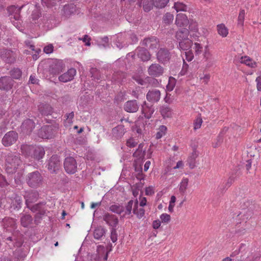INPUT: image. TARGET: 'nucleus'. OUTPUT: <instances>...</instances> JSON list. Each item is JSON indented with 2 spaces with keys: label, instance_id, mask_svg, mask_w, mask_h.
<instances>
[{
  "label": "nucleus",
  "instance_id": "nucleus-49",
  "mask_svg": "<svg viewBox=\"0 0 261 261\" xmlns=\"http://www.w3.org/2000/svg\"><path fill=\"white\" fill-rule=\"evenodd\" d=\"M154 6L159 8H164L169 2V0H154Z\"/></svg>",
  "mask_w": 261,
  "mask_h": 261
},
{
  "label": "nucleus",
  "instance_id": "nucleus-50",
  "mask_svg": "<svg viewBox=\"0 0 261 261\" xmlns=\"http://www.w3.org/2000/svg\"><path fill=\"white\" fill-rule=\"evenodd\" d=\"M176 80L174 77H170L169 79L168 84L166 86V88L168 91H172L175 86Z\"/></svg>",
  "mask_w": 261,
  "mask_h": 261
},
{
  "label": "nucleus",
  "instance_id": "nucleus-17",
  "mask_svg": "<svg viewBox=\"0 0 261 261\" xmlns=\"http://www.w3.org/2000/svg\"><path fill=\"white\" fill-rule=\"evenodd\" d=\"M14 81L10 76H2L0 78V89L8 91L11 90L14 85Z\"/></svg>",
  "mask_w": 261,
  "mask_h": 261
},
{
  "label": "nucleus",
  "instance_id": "nucleus-7",
  "mask_svg": "<svg viewBox=\"0 0 261 261\" xmlns=\"http://www.w3.org/2000/svg\"><path fill=\"white\" fill-rule=\"evenodd\" d=\"M18 138V134L15 131H9L2 138V143L5 147L11 146L16 142Z\"/></svg>",
  "mask_w": 261,
  "mask_h": 261
},
{
  "label": "nucleus",
  "instance_id": "nucleus-11",
  "mask_svg": "<svg viewBox=\"0 0 261 261\" xmlns=\"http://www.w3.org/2000/svg\"><path fill=\"white\" fill-rule=\"evenodd\" d=\"M1 58L6 63L12 64L16 61V55L11 50L3 49L1 51Z\"/></svg>",
  "mask_w": 261,
  "mask_h": 261
},
{
  "label": "nucleus",
  "instance_id": "nucleus-14",
  "mask_svg": "<svg viewBox=\"0 0 261 261\" xmlns=\"http://www.w3.org/2000/svg\"><path fill=\"white\" fill-rule=\"evenodd\" d=\"M39 197V193L37 191L31 190L25 192L24 198L25 200V204L29 208L32 205V203L37 201Z\"/></svg>",
  "mask_w": 261,
  "mask_h": 261
},
{
  "label": "nucleus",
  "instance_id": "nucleus-60",
  "mask_svg": "<svg viewBox=\"0 0 261 261\" xmlns=\"http://www.w3.org/2000/svg\"><path fill=\"white\" fill-rule=\"evenodd\" d=\"M189 66L184 61L183 66L181 70L180 71L179 74L181 75H185L188 71Z\"/></svg>",
  "mask_w": 261,
  "mask_h": 261
},
{
  "label": "nucleus",
  "instance_id": "nucleus-21",
  "mask_svg": "<svg viewBox=\"0 0 261 261\" xmlns=\"http://www.w3.org/2000/svg\"><path fill=\"white\" fill-rule=\"evenodd\" d=\"M102 219L112 228H116L118 224V218L113 214L105 213L102 216Z\"/></svg>",
  "mask_w": 261,
  "mask_h": 261
},
{
  "label": "nucleus",
  "instance_id": "nucleus-62",
  "mask_svg": "<svg viewBox=\"0 0 261 261\" xmlns=\"http://www.w3.org/2000/svg\"><path fill=\"white\" fill-rule=\"evenodd\" d=\"M54 46L52 44H49L44 48V51L46 54H50L53 51Z\"/></svg>",
  "mask_w": 261,
  "mask_h": 261
},
{
  "label": "nucleus",
  "instance_id": "nucleus-43",
  "mask_svg": "<svg viewBox=\"0 0 261 261\" xmlns=\"http://www.w3.org/2000/svg\"><path fill=\"white\" fill-rule=\"evenodd\" d=\"M4 225L6 227H13L15 225V220L14 219L10 217H5L3 221Z\"/></svg>",
  "mask_w": 261,
  "mask_h": 261
},
{
  "label": "nucleus",
  "instance_id": "nucleus-13",
  "mask_svg": "<svg viewBox=\"0 0 261 261\" xmlns=\"http://www.w3.org/2000/svg\"><path fill=\"white\" fill-rule=\"evenodd\" d=\"M142 45L145 46L149 49H155L160 46L159 39L154 36H151L145 38L142 41Z\"/></svg>",
  "mask_w": 261,
  "mask_h": 261
},
{
  "label": "nucleus",
  "instance_id": "nucleus-56",
  "mask_svg": "<svg viewBox=\"0 0 261 261\" xmlns=\"http://www.w3.org/2000/svg\"><path fill=\"white\" fill-rule=\"evenodd\" d=\"M202 123V119L201 117L197 118L194 123V129L196 130L201 127Z\"/></svg>",
  "mask_w": 261,
  "mask_h": 261
},
{
  "label": "nucleus",
  "instance_id": "nucleus-2",
  "mask_svg": "<svg viewBox=\"0 0 261 261\" xmlns=\"http://www.w3.org/2000/svg\"><path fill=\"white\" fill-rule=\"evenodd\" d=\"M21 164L19 155L9 153L6 156V170L8 173L16 172Z\"/></svg>",
  "mask_w": 261,
  "mask_h": 261
},
{
  "label": "nucleus",
  "instance_id": "nucleus-41",
  "mask_svg": "<svg viewBox=\"0 0 261 261\" xmlns=\"http://www.w3.org/2000/svg\"><path fill=\"white\" fill-rule=\"evenodd\" d=\"M153 6H154V0H144L143 8L145 12L150 11L153 8Z\"/></svg>",
  "mask_w": 261,
  "mask_h": 261
},
{
  "label": "nucleus",
  "instance_id": "nucleus-39",
  "mask_svg": "<svg viewBox=\"0 0 261 261\" xmlns=\"http://www.w3.org/2000/svg\"><path fill=\"white\" fill-rule=\"evenodd\" d=\"M240 62L246 64L247 66L254 68L256 66V63L248 57L245 56L241 58Z\"/></svg>",
  "mask_w": 261,
  "mask_h": 261
},
{
  "label": "nucleus",
  "instance_id": "nucleus-28",
  "mask_svg": "<svg viewBox=\"0 0 261 261\" xmlns=\"http://www.w3.org/2000/svg\"><path fill=\"white\" fill-rule=\"evenodd\" d=\"M106 230L103 227L100 226L96 227L93 231V237L95 239L102 240L105 237Z\"/></svg>",
  "mask_w": 261,
  "mask_h": 261
},
{
  "label": "nucleus",
  "instance_id": "nucleus-52",
  "mask_svg": "<svg viewBox=\"0 0 261 261\" xmlns=\"http://www.w3.org/2000/svg\"><path fill=\"white\" fill-rule=\"evenodd\" d=\"M9 185V181L6 179V177L0 174V187L2 188L6 187Z\"/></svg>",
  "mask_w": 261,
  "mask_h": 261
},
{
  "label": "nucleus",
  "instance_id": "nucleus-58",
  "mask_svg": "<svg viewBox=\"0 0 261 261\" xmlns=\"http://www.w3.org/2000/svg\"><path fill=\"white\" fill-rule=\"evenodd\" d=\"M42 3L44 4L47 7H50L56 4L55 0H41Z\"/></svg>",
  "mask_w": 261,
  "mask_h": 261
},
{
  "label": "nucleus",
  "instance_id": "nucleus-5",
  "mask_svg": "<svg viewBox=\"0 0 261 261\" xmlns=\"http://www.w3.org/2000/svg\"><path fill=\"white\" fill-rule=\"evenodd\" d=\"M58 128V126L55 125H45L39 130L38 134L41 138L50 139L55 136Z\"/></svg>",
  "mask_w": 261,
  "mask_h": 261
},
{
  "label": "nucleus",
  "instance_id": "nucleus-33",
  "mask_svg": "<svg viewBox=\"0 0 261 261\" xmlns=\"http://www.w3.org/2000/svg\"><path fill=\"white\" fill-rule=\"evenodd\" d=\"M96 42L99 47H103L105 48L109 47L110 44V39L108 36L97 38Z\"/></svg>",
  "mask_w": 261,
  "mask_h": 261
},
{
  "label": "nucleus",
  "instance_id": "nucleus-3",
  "mask_svg": "<svg viewBox=\"0 0 261 261\" xmlns=\"http://www.w3.org/2000/svg\"><path fill=\"white\" fill-rule=\"evenodd\" d=\"M25 180L30 187L36 189L43 185V177L38 171H35L27 174Z\"/></svg>",
  "mask_w": 261,
  "mask_h": 261
},
{
  "label": "nucleus",
  "instance_id": "nucleus-48",
  "mask_svg": "<svg viewBox=\"0 0 261 261\" xmlns=\"http://www.w3.org/2000/svg\"><path fill=\"white\" fill-rule=\"evenodd\" d=\"M174 7L177 12L179 11H186L187 10V6L180 2L175 3Z\"/></svg>",
  "mask_w": 261,
  "mask_h": 261
},
{
  "label": "nucleus",
  "instance_id": "nucleus-63",
  "mask_svg": "<svg viewBox=\"0 0 261 261\" xmlns=\"http://www.w3.org/2000/svg\"><path fill=\"white\" fill-rule=\"evenodd\" d=\"M235 261H251V259L249 258L248 255H242L240 258L235 259Z\"/></svg>",
  "mask_w": 261,
  "mask_h": 261
},
{
  "label": "nucleus",
  "instance_id": "nucleus-42",
  "mask_svg": "<svg viewBox=\"0 0 261 261\" xmlns=\"http://www.w3.org/2000/svg\"><path fill=\"white\" fill-rule=\"evenodd\" d=\"M217 30L218 34L223 37H225L228 35V30L223 24H218L217 25Z\"/></svg>",
  "mask_w": 261,
  "mask_h": 261
},
{
  "label": "nucleus",
  "instance_id": "nucleus-19",
  "mask_svg": "<svg viewBox=\"0 0 261 261\" xmlns=\"http://www.w3.org/2000/svg\"><path fill=\"white\" fill-rule=\"evenodd\" d=\"M139 108V105L136 100H128L124 104V110L130 113L137 112Z\"/></svg>",
  "mask_w": 261,
  "mask_h": 261
},
{
  "label": "nucleus",
  "instance_id": "nucleus-57",
  "mask_svg": "<svg viewBox=\"0 0 261 261\" xmlns=\"http://www.w3.org/2000/svg\"><path fill=\"white\" fill-rule=\"evenodd\" d=\"M245 12L244 10H242L238 16V23L241 25L243 24Z\"/></svg>",
  "mask_w": 261,
  "mask_h": 261
},
{
  "label": "nucleus",
  "instance_id": "nucleus-12",
  "mask_svg": "<svg viewBox=\"0 0 261 261\" xmlns=\"http://www.w3.org/2000/svg\"><path fill=\"white\" fill-rule=\"evenodd\" d=\"M48 170L51 173H55L58 171L61 166L59 157L57 155H53L48 161Z\"/></svg>",
  "mask_w": 261,
  "mask_h": 261
},
{
  "label": "nucleus",
  "instance_id": "nucleus-45",
  "mask_svg": "<svg viewBox=\"0 0 261 261\" xmlns=\"http://www.w3.org/2000/svg\"><path fill=\"white\" fill-rule=\"evenodd\" d=\"M91 77L94 79L100 80L101 77L99 70L96 68H91L90 70Z\"/></svg>",
  "mask_w": 261,
  "mask_h": 261
},
{
  "label": "nucleus",
  "instance_id": "nucleus-59",
  "mask_svg": "<svg viewBox=\"0 0 261 261\" xmlns=\"http://www.w3.org/2000/svg\"><path fill=\"white\" fill-rule=\"evenodd\" d=\"M40 17V12L38 10L34 11L32 14V18L33 23H36V21Z\"/></svg>",
  "mask_w": 261,
  "mask_h": 261
},
{
  "label": "nucleus",
  "instance_id": "nucleus-64",
  "mask_svg": "<svg viewBox=\"0 0 261 261\" xmlns=\"http://www.w3.org/2000/svg\"><path fill=\"white\" fill-rule=\"evenodd\" d=\"M256 82L257 83L256 84V88L258 91H261V76H259L256 77Z\"/></svg>",
  "mask_w": 261,
  "mask_h": 261
},
{
  "label": "nucleus",
  "instance_id": "nucleus-31",
  "mask_svg": "<svg viewBox=\"0 0 261 261\" xmlns=\"http://www.w3.org/2000/svg\"><path fill=\"white\" fill-rule=\"evenodd\" d=\"M22 200L20 196H16L12 200L11 208L14 210H18L21 207Z\"/></svg>",
  "mask_w": 261,
  "mask_h": 261
},
{
  "label": "nucleus",
  "instance_id": "nucleus-16",
  "mask_svg": "<svg viewBox=\"0 0 261 261\" xmlns=\"http://www.w3.org/2000/svg\"><path fill=\"white\" fill-rule=\"evenodd\" d=\"M64 69L63 62L61 60H55L50 64L49 72L53 75L59 74Z\"/></svg>",
  "mask_w": 261,
  "mask_h": 261
},
{
  "label": "nucleus",
  "instance_id": "nucleus-20",
  "mask_svg": "<svg viewBox=\"0 0 261 261\" xmlns=\"http://www.w3.org/2000/svg\"><path fill=\"white\" fill-rule=\"evenodd\" d=\"M35 126L34 122L30 119H27L23 121L21 125V131L26 134H30Z\"/></svg>",
  "mask_w": 261,
  "mask_h": 261
},
{
  "label": "nucleus",
  "instance_id": "nucleus-32",
  "mask_svg": "<svg viewBox=\"0 0 261 261\" xmlns=\"http://www.w3.org/2000/svg\"><path fill=\"white\" fill-rule=\"evenodd\" d=\"M34 149L33 146L27 144H22L20 147L21 153L25 156H31Z\"/></svg>",
  "mask_w": 261,
  "mask_h": 261
},
{
  "label": "nucleus",
  "instance_id": "nucleus-46",
  "mask_svg": "<svg viewBox=\"0 0 261 261\" xmlns=\"http://www.w3.org/2000/svg\"><path fill=\"white\" fill-rule=\"evenodd\" d=\"M167 130V127L165 125H161L159 128V131L156 134L155 138L157 139L161 138L165 135Z\"/></svg>",
  "mask_w": 261,
  "mask_h": 261
},
{
  "label": "nucleus",
  "instance_id": "nucleus-25",
  "mask_svg": "<svg viewBox=\"0 0 261 261\" xmlns=\"http://www.w3.org/2000/svg\"><path fill=\"white\" fill-rule=\"evenodd\" d=\"M145 124L142 118H139L135 122V124L132 127V130L139 135L143 134L144 130Z\"/></svg>",
  "mask_w": 261,
  "mask_h": 261
},
{
  "label": "nucleus",
  "instance_id": "nucleus-4",
  "mask_svg": "<svg viewBox=\"0 0 261 261\" xmlns=\"http://www.w3.org/2000/svg\"><path fill=\"white\" fill-rule=\"evenodd\" d=\"M23 7V5L20 7L15 5H11L8 7L7 9L8 16L10 17L11 21L17 28H19L21 25L20 14Z\"/></svg>",
  "mask_w": 261,
  "mask_h": 261
},
{
  "label": "nucleus",
  "instance_id": "nucleus-35",
  "mask_svg": "<svg viewBox=\"0 0 261 261\" xmlns=\"http://www.w3.org/2000/svg\"><path fill=\"white\" fill-rule=\"evenodd\" d=\"M33 218L29 214H23L20 219L21 224L24 227H27L31 224Z\"/></svg>",
  "mask_w": 261,
  "mask_h": 261
},
{
  "label": "nucleus",
  "instance_id": "nucleus-18",
  "mask_svg": "<svg viewBox=\"0 0 261 261\" xmlns=\"http://www.w3.org/2000/svg\"><path fill=\"white\" fill-rule=\"evenodd\" d=\"M142 112L146 119H150L154 112L153 105L144 101L142 105Z\"/></svg>",
  "mask_w": 261,
  "mask_h": 261
},
{
  "label": "nucleus",
  "instance_id": "nucleus-55",
  "mask_svg": "<svg viewBox=\"0 0 261 261\" xmlns=\"http://www.w3.org/2000/svg\"><path fill=\"white\" fill-rule=\"evenodd\" d=\"M160 219L163 223H168L171 219V217L167 214H163L160 216Z\"/></svg>",
  "mask_w": 261,
  "mask_h": 261
},
{
  "label": "nucleus",
  "instance_id": "nucleus-15",
  "mask_svg": "<svg viewBox=\"0 0 261 261\" xmlns=\"http://www.w3.org/2000/svg\"><path fill=\"white\" fill-rule=\"evenodd\" d=\"M161 92L159 90L153 89L149 90L146 94L147 101L152 104L158 102L161 99Z\"/></svg>",
  "mask_w": 261,
  "mask_h": 261
},
{
  "label": "nucleus",
  "instance_id": "nucleus-40",
  "mask_svg": "<svg viewBox=\"0 0 261 261\" xmlns=\"http://www.w3.org/2000/svg\"><path fill=\"white\" fill-rule=\"evenodd\" d=\"M188 182L189 179L187 178H184L180 182L179 191L181 195H184L186 193L188 186Z\"/></svg>",
  "mask_w": 261,
  "mask_h": 261
},
{
  "label": "nucleus",
  "instance_id": "nucleus-29",
  "mask_svg": "<svg viewBox=\"0 0 261 261\" xmlns=\"http://www.w3.org/2000/svg\"><path fill=\"white\" fill-rule=\"evenodd\" d=\"M125 133V130L123 125H118L112 129V135L116 139L121 138Z\"/></svg>",
  "mask_w": 261,
  "mask_h": 261
},
{
  "label": "nucleus",
  "instance_id": "nucleus-44",
  "mask_svg": "<svg viewBox=\"0 0 261 261\" xmlns=\"http://www.w3.org/2000/svg\"><path fill=\"white\" fill-rule=\"evenodd\" d=\"M10 72L12 79H19L21 76V71L18 68H13Z\"/></svg>",
  "mask_w": 261,
  "mask_h": 261
},
{
  "label": "nucleus",
  "instance_id": "nucleus-8",
  "mask_svg": "<svg viewBox=\"0 0 261 261\" xmlns=\"http://www.w3.org/2000/svg\"><path fill=\"white\" fill-rule=\"evenodd\" d=\"M64 168L67 173H75L77 168V162L75 159L72 156L66 158L64 161Z\"/></svg>",
  "mask_w": 261,
  "mask_h": 261
},
{
  "label": "nucleus",
  "instance_id": "nucleus-34",
  "mask_svg": "<svg viewBox=\"0 0 261 261\" xmlns=\"http://www.w3.org/2000/svg\"><path fill=\"white\" fill-rule=\"evenodd\" d=\"M133 213L139 219L142 218L145 214V210L143 207L138 208V201L137 200H136L135 205H134L133 208Z\"/></svg>",
  "mask_w": 261,
  "mask_h": 261
},
{
  "label": "nucleus",
  "instance_id": "nucleus-37",
  "mask_svg": "<svg viewBox=\"0 0 261 261\" xmlns=\"http://www.w3.org/2000/svg\"><path fill=\"white\" fill-rule=\"evenodd\" d=\"M135 201L133 200H129L125 206L124 208V214L122 215V217H124L125 215H130L132 213V211H133L134 205H135Z\"/></svg>",
  "mask_w": 261,
  "mask_h": 261
},
{
  "label": "nucleus",
  "instance_id": "nucleus-10",
  "mask_svg": "<svg viewBox=\"0 0 261 261\" xmlns=\"http://www.w3.org/2000/svg\"><path fill=\"white\" fill-rule=\"evenodd\" d=\"M158 61L162 64H166L169 61L171 58V54L166 48H160L156 54Z\"/></svg>",
  "mask_w": 261,
  "mask_h": 261
},
{
  "label": "nucleus",
  "instance_id": "nucleus-30",
  "mask_svg": "<svg viewBox=\"0 0 261 261\" xmlns=\"http://www.w3.org/2000/svg\"><path fill=\"white\" fill-rule=\"evenodd\" d=\"M160 112L164 118H171L172 116V110L167 106H162L160 108Z\"/></svg>",
  "mask_w": 261,
  "mask_h": 261
},
{
  "label": "nucleus",
  "instance_id": "nucleus-53",
  "mask_svg": "<svg viewBox=\"0 0 261 261\" xmlns=\"http://www.w3.org/2000/svg\"><path fill=\"white\" fill-rule=\"evenodd\" d=\"M111 232V239L113 243H115L117 240V233L116 228H112Z\"/></svg>",
  "mask_w": 261,
  "mask_h": 261
},
{
  "label": "nucleus",
  "instance_id": "nucleus-27",
  "mask_svg": "<svg viewBox=\"0 0 261 261\" xmlns=\"http://www.w3.org/2000/svg\"><path fill=\"white\" fill-rule=\"evenodd\" d=\"M45 150L44 148L41 146H38L34 147L31 156L37 161H40L43 158Z\"/></svg>",
  "mask_w": 261,
  "mask_h": 261
},
{
  "label": "nucleus",
  "instance_id": "nucleus-24",
  "mask_svg": "<svg viewBox=\"0 0 261 261\" xmlns=\"http://www.w3.org/2000/svg\"><path fill=\"white\" fill-rule=\"evenodd\" d=\"M46 203L40 202L37 204L32 205L29 208L33 213L38 212L41 215H45L46 210L45 208Z\"/></svg>",
  "mask_w": 261,
  "mask_h": 261
},
{
  "label": "nucleus",
  "instance_id": "nucleus-9",
  "mask_svg": "<svg viewBox=\"0 0 261 261\" xmlns=\"http://www.w3.org/2000/svg\"><path fill=\"white\" fill-rule=\"evenodd\" d=\"M135 56H137L142 62H147L150 60L151 57V55L147 48L140 46L135 49L132 57H134Z\"/></svg>",
  "mask_w": 261,
  "mask_h": 261
},
{
  "label": "nucleus",
  "instance_id": "nucleus-51",
  "mask_svg": "<svg viewBox=\"0 0 261 261\" xmlns=\"http://www.w3.org/2000/svg\"><path fill=\"white\" fill-rule=\"evenodd\" d=\"M227 129V128H226V129L225 128H224L223 131L222 132H221L220 134L219 135V136H218L217 139V142L215 144H213L214 148L218 147L222 143V142H223V138H222V134L223 132L226 131Z\"/></svg>",
  "mask_w": 261,
  "mask_h": 261
},
{
  "label": "nucleus",
  "instance_id": "nucleus-61",
  "mask_svg": "<svg viewBox=\"0 0 261 261\" xmlns=\"http://www.w3.org/2000/svg\"><path fill=\"white\" fill-rule=\"evenodd\" d=\"M186 59L188 61H191L194 58V55L191 50H189L185 52Z\"/></svg>",
  "mask_w": 261,
  "mask_h": 261
},
{
  "label": "nucleus",
  "instance_id": "nucleus-23",
  "mask_svg": "<svg viewBox=\"0 0 261 261\" xmlns=\"http://www.w3.org/2000/svg\"><path fill=\"white\" fill-rule=\"evenodd\" d=\"M175 23L178 27H185L189 24V20L185 14L179 13L176 16Z\"/></svg>",
  "mask_w": 261,
  "mask_h": 261
},
{
  "label": "nucleus",
  "instance_id": "nucleus-26",
  "mask_svg": "<svg viewBox=\"0 0 261 261\" xmlns=\"http://www.w3.org/2000/svg\"><path fill=\"white\" fill-rule=\"evenodd\" d=\"M38 110L42 115H51L53 112V108L47 103H41L38 106Z\"/></svg>",
  "mask_w": 261,
  "mask_h": 261
},
{
  "label": "nucleus",
  "instance_id": "nucleus-47",
  "mask_svg": "<svg viewBox=\"0 0 261 261\" xmlns=\"http://www.w3.org/2000/svg\"><path fill=\"white\" fill-rule=\"evenodd\" d=\"M174 16L170 13H167L163 16V21L165 23L169 24L172 22Z\"/></svg>",
  "mask_w": 261,
  "mask_h": 261
},
{
  "label": "nucleus",
  "instance_id": "nucleus-38",
  "mask_svg": "<svg viewBox=\"0 0 261 261\" xmlns=\"http://www.w3.org/2000/svg\"><path fill=\"white\" fill-rule=\"evenodd\" d=\"M109 210L114 213L121 215L123 212H124V207L122 205L119 204H113L110 206Z\"/></svg>",
  "mask_w": 261,
  "mask_h": 261
},
{
  "label": "nucleus",
  "instance_id": "nucleus-54",
  "mask_svg": "<svg viewBox=\"0 0 261 261\" xmlns=\"http://www.w3.org/2000/svg\"><path fill=\"white\" fill-rule=\"evenodd\" d=\"M195 54L196 56H199L202 53V47L198 43H195Z\"/></svg>",
  "mask_w": 261,
  "mask_h": 261
},
{
  "label": "nucleus",
  "instance_id": "nucleus-1",
  "mask_svg": "<svg viewBox=\"0 0 261 261\" xmlns=\"http://www.w3.org/2000/svg\"><path fill=\"white\" fill-rule=\"evenodd\" d=\"M189 25V29L181 28L176 32L175 37L178 42V47L182 50H187L190 48L193 44V41L189 38L190 30L196 31L197 30L196 24Z\"/></svg>",
  "mask_w": 261,
  "mask_h": 261
},
{
  "label": "nucleus",
  "instance_id": "nucleus-6",
  "mask_svg": "<svg viewBox=\"0 0 261 261\" xmlns=\"http://www.w3.org/2000/svg\"><path fill=\"white\" fill-rule=\"evenodd\" d=\"M165 72L164 68L159 63H152L147 68V73L153 77H159L162 76Z\"/></svg>",
  "mask_w": 261,
  "mask_h": 261
},
{
  "label": "nucleus",
  "instance_id": "nucleus-36",
  "mask_svg": "<svg viewBox=\"0 0 261 261\" xmlns=\"http://www.w3.org/2000/svg\"><path fill=\"white\" fill-rule=\"evenodd\" d=\"M198 153L195 150H193L191 155L188 159V163L189 165V167L191 169H193L195 167L196 159L198 157Z\"/></svg>",
  "mask_w": 261,
  "mask_h": 261
},
{
  "label": "nucleus",
  "instance_id": "nucleus-22",
  "mask_svg": "<svg viewBox=\"0 0 261 261\" xmlns=\"http://www.w3.org/2000/svg\"><path fill=\"white\" fill-rule=\"evenodd\" d=\"M75 74L76 70L74 68H71L67 72L61 75L59 77V80L60 82L66 83L72 80Z\"/></svg>",
  "mask_w": 261,
  "mask_h": 261
}]
</instances>
